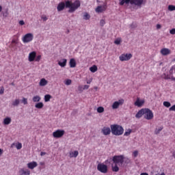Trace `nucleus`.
Here are the masks:
<instances>
[{"label": "nucleus", "mask_w": 175, "mask_h": 175, "mask_svg": "<svg viewBox=\"0 0 175 175\" xmlns=\"http://www.w3.org/2000/svg\"><path fill=\"white\" fill-rule=\"evenodd\" d=\"M81 5V3L79 0H76L74 3H72L71 1H66L65 3L60 2L57 7V12H62L66 8L69 9L68 13H75Z\"/></svg>", "instance_id": "nucleus-1"}, {"label": "nucleus", "mask_w": 175, "mask_h": 175, "mask_svg": "<svg viewBox=\"0 0 175 175\" xmlns=\"http://www.w3.org/2000/svg\"><path fill=\"white\" fill-rule=\"evenodd\" d=\"M124 155H116L112 158V161L115 165H112V172H118L120 167L118 166H122L124 165Z\"/></svg>", "instance_id": "nucleus-2"}, {"label": "nucleus", "mask_w": 175, "mask_h": 175, "mask_svg": "<svg viewBox=\"0 0 175 175\" xmlns=\"http://www.w3.org/2000/svg\"><path fill=\"white\" fill-rule=\"evenodd\" d=\"M135 5L137 8H142V5L144 3V0H119V5L120 6H124V5Z\"/></svg>", "instance_id": "nucleus-3"}, {"label": "nucleus", "mask_w": 175, "mask_h": 175, "mask_svg": "<svg viewBox=\"0 0 175 175\" xmlns=\"http://www.w3.org/2000/svg\"><path fill=\"white\" fill-rule=\"evenodd\" d=\"M112 135L121 136L124 133V128L118 124H111L110 126Z\"/></svg>", "instance_id": "nucleus-4"}, {"label": "nucleus", "mask_w": 175, "mask_h": 175, "mask_svg": "<svg viewBox=\"0 0 175 175\" xmlns=\"http://www.w3.org/2000/svg\"><path fill=\"white\" fill-rule=\"evenodd\" d=\"M144 117L145 120H152L154 118V113L148 108L144 109Z\"/></svg>", "instance_id": "nucleus-5"}, {"label": "nucleus", "mask_w": 175, "mask_h": 175, "mask_svg": "<svg viewBox=\"0 0 175 175\" xmlns=\"http://www.w3.org/2000/svg\"><path fill=\"white\" fill-rule=\"evenodd\" d=\"M33 40V34L32 33H26L23 38L22 41L23 43H29Z\"/></svg>", "instance_id": "nucleus-6"}, {"label": "nucleus", "mask_w": 175, "mask_h": 175, "mask_svg": "<svg viewBox=\"0 0 175 175\" xmlns=\"http://www.w3.org/2000/svg\"><path fill=\"white\" fill-rule=\"evenodd\" d=\"M97 170L98 172H100V173H103L104 174H106L108 172L107 166L105 164L103 163H98L97 165Z\"/></svg>", "instance_id": "nucleus-7"}, {"label": "nucleus", "mask_w": 175, "mask_h": 175, "mask_svg": "<svg viewBox=\"0 0 175 175\" xmlns=\"http://www.w3.org/2000/svg\"><path fill=\"white\" fill-rule=\"evenodd\" d=\"M133 57V55L131 53H122L119 59L122 62H124V61H129Z\"/></svg>", "instance_id": "nucleus-8"}, {"label": "nucleus", "mask_w": 175, "mask_h": 175, "mask_svg": "<svg viewBox=\"0 0 175 175\" xmlns=\"http://www.w3.org/2000/svg\"><path fill=\"white\" fill-rule=\"evenodd\" d=\"M64 135H65V131H64V130L58 129L56 131H54L53 133V136L55 139H59V138L62 137V136H64Z\"/></svg>", "instance_id": "nucleus-9"}, {"label": "nucleus", "mask_w": 175, "mask_h": 175, "mask_svg": "<svg viewBox=\"0 0 175 175\" xmlns=\"http://www.w3.org/2000/svg\"><path fill=\"white\" fill-rule=\"evenodd\" d=\"M124 99H120L118 101H115L113 104H112V109L113 110H116L117 109H118V107H120V106H122V105H124Z\"/></svg>", "instance_id": "nucleus-10"}, {"label": "nucleus", "mask_w": 175, "mask_h": 175, "mask_svg": "<svg viewBox=\"0 0 175 175\" xmlns=\"http://www.w3.org/2000/svg\"><path fill=\"white\" fill-rule=\"evenodd\" d=\"M101 133L104 135V136H109L111 133V129H110V127L108 126H104L101 129Z\"/></svg>", "instance_id": "nucleus-11"}, {"label": "nucleus", "mask_w": 175, "mask_h": 175, "mask_svg": "<svg viewBox=\"0 0 175 175\" xmlns=\"http://www.w3.org/2000/svg\"><path fill=\"white\" fill-rule=\"evenodd\" d=\"M106 9H107V5L105 4L103 5H98L96 8V13H103V12H105Z\"/></svg>", "instance_id": "nucleus-12"}, {"label": "nucleus", "mask_w": 175, "mask_h": 175, "mask_svg": "<svg viewBox=\"0 0 175 175\" xmlns=\"http://www.w3.org/2000/svg\"><path fill=\"white\" fill-rule=\"evenodd\" d=\"M135 106L137 107H142L144 105V100H140V98H137L136 101L134 103Z\"/></svg>", "instance_id": "nucleus-13"}, {"label": "nucleus", "mask_w": 175, "mask_h": 175, "mask_svg": "<svg viewBox=\"0 0 175 175\" xmlns=\"http://www.w3.org/2000/svg\"><path fill=\"white\" fill-rule=\"evenodd\" d=\"M36 58V53L35 51H32L29 54V62H33Z\"/></svg>", "instance_id": "nucleus-14"}, {"label": "nucleus", "mask_w": 175, "mask_h": 175, "mask_svg": "<svg viewBox=\"0 0 175 175\" xmlns=\"http://www.w3.org/2000/svg\"><path fill=\"white\" fill-rule=\"evenodd\" d=\"M19 174L21 175H30L31 174V171H29V170H28V169L21 168L19 170Z\"/></svg>", "instance_id": "nucleus-15"}, {"label": "nucleus", "mask_w": 175, "mask_h": 175, "mask_svg": "<svg viewBox=\"0 0 175 175\" xmlns=\"http://www.w3.org/2000/svg\"><path fill=\"white\" fill-rule=\"evenodd\" d=\"M38 166V163L36 161L30 162L27 163V167L28 169H31L33 170V169H35Z\"/></svg>", "instance_id": "nucleus-16"}, {"label": "nucleus", "mask_w": 175, "mask_h": 175, "mask_svg": "<svg viewBox=\"0 0 175 175\" xmlns=\"http://www.w3.org/2000/svg\"><path fill=\"white\" fill-rule=\"evenodd\" d=\"M68 60L66 59H62L60 61L58 62V65L61 66V68H65L66 66V63Z\"/></svg>", "instance_id": "nucleus-17"}, {"label": "nucleus", "mask_w": 175, "mask_h": 175, "mask_svg": "<svg viewBox=\"0 0 175 175\" xmlns=\"http://www.w3.org/2000/svg\"><path fill=\"white\" fill-rule=\"evenodd\" d=\"M76 65H77V63H76V59H75V58L70 59L69 62L70 68H76Z\"/></svg>", "instance_id": "nucleus-18"}, {"label": "nucleus", "mask_w": 175, "mask_h": 175, "mask_svg": "<svg viewBox=\"0 0 175 175\" xmlns=\"http://www.w3.org/2000/svg\"><path fill=\"white\" fill-rule=\"evenodd\" d=\"M144 116V109L139 110L135 115L136 118H142Z\"/></svg>", "instance_id": "nucleus-19"}, {"label": "nucleus", "mask_w": 175, "mask_h": 175, "mask_svg": "<svg viewBox=\"0 0 175 175\" xmlns=\"http://www.w3.org/2000/svg\"><path fill=\"white\" fill-rule=\"evenodd\" d=\"M161 53L162 55H169V54H170V51L169 49L163 48L161 50Z\"/></svg>", "instance_id": "nucleus-20"}, {"label": "nucleus", "mask_w": 175, "mask_h": 175, "mask_svg": "<svg viewBox=\"0 0 175 175\" xmlns=\"http://www.w3.org/2000/svg\"><path fill=\"white\" fill-rule=\"evenodd\" d=\"M79 155V151L75 150L74 152H70V158H77Z\"/></svg>", "instance_id": "nucleus-21"}, {"label": "nucleus", "mask_w": 175, "mask_h": 175, "mask_svg": "<svg viewBox=\"0 0 175 175\" xmlns=\"http://www.w3.org/2000/svg\"><path fill=\"white\" fill-rule=\"evenodd\" d=\"M10 122H12V118L7 117L3 119V124L4 125H9V124H10Z\"/></svg>", "instance_id": "nucleus-22"}, {"label": "nucleus", "mask_w": 175, "mask_h": 175, "mask_svg": "<svg viewBox=\"0 0 175 175\" xmlns=\"http://www.w3.org/2000/svg\"><path fill=\"white\" fill-rule=\"evenodd\" d=\"M18 43V39L17 38H13L12 42H11V47H16V44Z\"/></svg>", "instance_id": "nucleus-23"}, {"label": "nucleus", "mask_w": 175, "mask_h": 175, "mask_svg": "<svg viewBox=\"0 0 175 175\" xmlns=\"http://www.w3.org/2000/svg\"><path fill=\"white\" fill-rule=\"evenodd\" d=\"M40 87H44V85H47V80H46L44 78L42 79L40 81Z\"/></svg>", "instance_id": "nucleus-24"}, {"label": "nucleus", "mask_w": 175, "mask_h": 175, "mask_svg": "<svg viewBox=\"0 0 175 175\" xmlns=\"http://www.w3.org/2000/svg\"><path fill=\"white\" fill-rule=\"evenodd\" d=\"M90 70L92 73H95V72L98 70V66H96V65H94L90 68Z\"/></svg>", "instance_id": "nucleus-25"}, {"label": "nucleus", "mask_w": 175, "mask_h": 175, "mask_svg": "<svg viewBox=\"0 0 175 175\" xmlns=\"http://www.w3.org/2000/svg\"><path fill=\"white\" fill-rule=\"evenodd\" d=\"M43 106H44V105L42 102L38 103L35 105L36 109H43Z\"/></svg>", "instance_id": "nucleus-26"}, {"label": "nucleus", "mask_w": 175, "mask_h": 175, "mask_svg": "<svg viewBox=\"0 0 175 175\" xmlns=\"http://www.w3.org/2000/svg\"><path fill=\"white\" fill-rule=\"evenodd\" d=\"M42 98H40L39 96H34L32 98L33 102L36 103V102H40V100Z\"/></svg>", "instance_id": "nucleus-27"}, {"label": "nucleus", "mask_w": 175, "mask_h": 175, "mask_svg": "<svg viewBox=\"0 0 175 175\" xmlns=\"http://www.w3.org/2000/svg\"><path fill=\"white\" fill-rule=\"evenodd\" d=\"M90 18H91V16L88 12H85L83 14V20H90Z\"/></svg>", "instance_id": "nucleus-28"}, {"label": "nucleus", "mask_w": 175, "mask_h": 175, "mask_svg": "<svg viewBox=\"0 0 175 175\" xmlns=\"http://www.w3.org/2000/svg\"><path fill=\"white\" fill-rule=\"evenodd\" d=\"M162 129H163V126H160L158 129H156L154 131L155 135L159 134L161 133V131H162Z\"/></svg>", "instance_id": "nucleus-29"}, {"label": "nucleus", "mask_w": 175, "mask_h": 175, "mask_svg": "<svg viewBox=\"0 0 175 175\" xmlns=\"http://www.w3.org/2000/svg\"><path fill=\"white\" fill-rule=\"evenodd\" d=\"M51 98V95L46 94L44 96V102H50V98Z\"/></svg>", "instance_id": "nucleus-30"}, {"label": "nucleus", "mask_w": 175, "mask_h": 175, "mask_svg": "<svg viewBox=\"0 0 175 175\" xmlns=\"http://www.w3.org/2000/svg\"><path fill=\"white\" fill-rule=\"evenodd\" d=\"M20 105V99H16L12 102V106H18Z\"/></svg>", "instance_id": "nucleus-31"}, {"label": "nucleus", "mask_w": 175, "mask_h": 175, "mask_svg": "<svg viewBox=\"0 0 175 175\" xmlns=\"http://www.w3.org/2000/svg\"><path fill=\"white\" fill-rule=\"evenodd\" d=\"M163 105L165 107H170L172 106V104L170 102H168V101H164Z\"/></svg>", "instance_id": "nucleus-32"}, {"label": "nucleus", "mask_w": 175, "mask_h": 175, "mask_svg": "<svg viewBox=\"0 0 175 175\" xmlns=\"http://www.w3.org/2000/svg\"><path fill=\"white\" fill-rule=\"evenodd\" d=\"M121 42H122V40H121V38H118L114 41V43L115 44H121Z\"/></svg>", "instance_id": "nucleus-33"}, {"label": "nucleus", "mask_w": 175, "mask_h": 175, "mask_svg": "<svg viewBox=\"0 0 175 175\" xmlns=\"http://www.w3.org/2000/svg\"><path fill=\"white\" fill-rule=\"evenodd\" d=\"M103 111H105V108L103 107H98L97 108V112L103 113Z\"/></svg>", "instance_id": "nucleus-34"}, {"label": "nucleus", "mask_w": 175, "mask_h": 175, "mask_svg": "<svg viewBox=\"0 0 175 175\" xmlns=\"http://www.w3.org/2000/svg\"><path fill=\"white\" fill-rule=\"evenodd\" d=\"M168 10H170V12H173L174 10H175V5H170L168 6Z\"/></svg>", "instance_id": "nucleus-35"}, {"label": "nucleus", "mask_w": 175, "mask_h": 175, "mask_svg": "<svg viewBox=\"0 0 175 175\" xmlns=\"http://www.w3.org/2000/svg\"><path fill=\"white\" fill-rule=\"evenodd\" d=\"M40 59H42V55H38V56H36V59H34V61H36V62H39Z\"/></svg>", "instance_id": "nucleus-36"}, {"label": "nucleus", "mask_w": 175, "mask_h": 175, "mask_svg": "<svg viewBox=\"0 0 175 175\" xmlns=\"http://www.w3.org/2000/svg\"><path fill=\"white\" fill-rule=\"evenodd\" d=\"M132 133V129H129L127 131H125L124 136H129Z\"/></svg>", "instance_id": "nucleus-37"}, {"label": "nucleus", "mask_w": 175, "mask_h": 175, "mask_svg": "<svg viewBox=\"0 0 175 175\" xmlns=\"http://www.w3.org/2000/svg\"><path fill=\"white\" fill-rule=\"evenodd\" d=\"M22 103H23V105H28V99L23 97L22 99Z\"/></svg>", "instance_id": "nucleus-38"}, {"label": "nucleus", "mask_w": 175, "mask_h": 175, "mask_svg": "<svg viewBox=\"0 0 175 175\" xmlns=\"http://www.w3.org/2000/svg\"><path fill=\"white\" fill-rule=\"evenodd\" d=\"M66 85H70L72 84V80L70 79H66L65 81Z\"/></svg>", "instance_id": "nucleus-39"}, {"label": "nucleus", "mask_w": 175, "mask_h": 175, "mask_svg": "<svg viewBox=\"0 0 175 175\" xmlns=\"http://www.w3.org/2000/svg\"><path fill=\"white\" fill-rule=\"evenodd\" d=\"M16 147L17 150H21V148H23V144L21 143H18L16 144Z\"/></svg>", "instance_id": "nucleus-40"}, {"label": "nucleus", "mask_w": 175, "mask_h": 175, "mask_svg": "<svg viewBox=\"0 0 175 175\" xmlns=\"http://www.w3.org/2000/svg\"><path fill=\"white\" fill-rule=\"evenodd\" d=\"M4 93H5V88H3V86H1L0 89V95H3Z\"/></svg>", "instance_id": "nucleus-41"}, {"label": "nucleus", "mask_w": 175, "mask_h": 175, "mask_svg": "<svg viewBox=\"0 0 175 175\" xmlns=\"http://www.w3.org/2000/svg\"><path fill=\"white\" fill-rule=\"evenodd\" d=\"M137 155H139V152L137 150H135L133 152V156L134 158H136L137 157Z\"/></svg>", "instance_id": "nucleus-42"}, {"label": "nucleus", "mask_w": 175, "mask_h": 175, "mask_svg": "<svg viewBox=\"0 0 175 175\" xmlns=\"http://www.w3.org/2000/svg\"><path fill=\"white\" fill-rule=\"evenodd\" d=\"M169 110H170V111H175V105H174L171 107H170Z\"/></svg>", "instance_id": "nucleus-43"}, {"label": "nucleus", "mask_w": 175, "mask_h": 175, "mask_svg": "<svg viewBox=\"0 0 175 175\" xmlns=\"http://www.w3.org/2000/svg\"><path fill=\"white\" fill-rule=\"evenodd\" d=\"M105 20L102 19L100 21V25L101 27H103V25H105Z\"/></svg>", "instance_id": "nucleus-44"}, {"label": "nucleus", "mask_w": 175, "mask_h": 175, "mask_svg": "<svg viewBox=\"0 0 175 175\" xmlns=\"http://www.w3.org/2000/svg\"><path fill=\"white\" fill-rule=\"evenodd\" d=\"M170 33H171V35H175V29H171Z\"/></svg>", "instance_id": "nucleus-45"}, {"label": "nucleus", "mask_w": 175, "mask_h": 175, "mask_svg": "<svg viewBox=\"0 0 175 175\" xmlns=\"http://www.w3.org/2000/svg\"><path fill=\"white\" fill-rule=\"evenodd\" d=\"M42 19L43 20V21H47V16H46V15H44L42 16Z\"/></svg>", "instance_id": "nucleus-46"}, {"label": "nucleus", "mask_w": 175, "mask_h": 175, "mask_svg": "<svg viewBox=\"0 0 175 175\" xmlns=\"http://www.w3.org/2000/svg\"><path fill=\"white\" fill-rule=\"evenodd\" d=\"M25 24V22H24V21H23V20L19 21L20 25H24Z\"/></svg>", "instance_id": "nucleus-47"}, {"label": "nucleus", "mask_w": 175, "mask_h": 175, "mask_svg": "<svg viewBox=\"0 0 175 175\" xmlns=\"http://www.w3.org/2000/svg\"><path fill=\"white\" fill-rule=\"evenodd\" d=\"M88 88H90V85H84V88H83V90H88Z\"/></svg>", "instance_id": "nucleus-48"}, {"label": "nucleus", "mask_w": 175, "mask_h": 175, "mask_svg": "<svg viewBox=\"0 0 175 175\" xmlns=\"http://www.w3.org/2000/svg\"><path fill=\"white\" fill-rule=\"evenodd\" d=\"M156 27H157V29H161L162 26L159 24H157Z\"/></svg>", "instance_id": "nucleus-49"}, {"label": "nucleus", "mask_w": 175, "mask_h": 175, "mask_svg": "<svg viewBox=\"0 0 175 175\" xmlns=\"http://www.w3.org/2000/svg\"><path fill=\"white\" fill-rule=\"evenodd\" d=\"M40 155H41V157H43V155H46V152H41Z\"/></svg>", "instance_id": "nucleus-50"}, {"label": "nucleus", "mask_w": 175, "mask_h": 175, "mask_svg": "<svg viewBox=\"0 0 175 175\" xmlns=\"http://www.w3.org/2000/svg\"><path fill=\"white\" fill-rule=\"evenodd\" d=\"M140 175H148V173H146V172H143V173H141Z\"/></svg>", "instance_id": "nucleus-51"}, {"label": "nucleus", "mask_w": 175, "mask_h": 175, "mask_svg": "<svg viewBox=\"0 0 175 175\" xmlns=\"http://www.w3.org/2000/svg\"><path fill=\"white\" fill-rule=\"evenodd\" d=\"M91 81H90V80L88 81H87V84H91Z\"/></svg>", "instance_id": "nucleus-52"}, {"label": "nucleus", "mask_w": 175, "mask_h": 175, "mask_svg": "<svg viewBox=\"0 0 175 175\" xmlns=\"http://www.w3.org/2000/svg\"><path fill=\"white\" fill-rule=\"evenodd\" d=\"M0 12H2V6L0 5Z\"/></svg>", "instance_id": "nucleus-53"}, {"label": "nucleus", "mask_w": 175, "mask_h": 175, "mask_svg": "<svg viewBox=\"0 0 175 175\" xmlns=\"http://www.w3.org/2000/svg\"><path fill=\"white\" fill-rule=\"evenodd\" d=\"M2 154V149H0V155Z\"/></svg>", "instance_id": "nucleus-54"}, {"label": "nucleus", "mask_w": 175, "mask_h": 175, "mask_svg": "<svg viewBox=\"0 0 175 175\" xmlns=\"http://www.w3.org/2000/svg\"><path fill=\"white\" fill-rule=\"evenodd\" d=\"M14 146V144H12L11 145V147L13 148Z\"/></svg>", "instance_id": "nucleus-55"}, {"label": "nucleus", "mask_w": 175, "mask_h": 175, "mask_svg": "<svg viewBox=\"0 0 175 175\" xmlns=\"http://www.w3.org/2000/svg\"><path fill=\"white\" fill-rule=\"evenodd\" d=\"M160 175H165V173L163 172V173H161Z\"/></svg>", "instance_id": "nucleus-56"}, {"label": "nucleus", "mask_w": 175, "mask_h": 175, "mask_svg": "<svg viewBox=\"0 0 175 175\" xmlns=\"http://www.w3.org/2000/svg\"><path fill=\"white\" fill-rule=\"evenodd\" d=\"M40 165H44V163H40Z\"/></svg>", "instance_id": "nucleus-57"}, {"label": "nucleus", "mask_w": 175, "mask_h": 175, "mask_svg": "<svg viewBox=\"0 0 175 175\" xmlns=\"http://www.w3.org/2000/svg\"><path fill=\"white\" fill-rule=\"evenodd\" d=\"M79 88H81V86H79Z\"/></svg>", "instance_id": "nucleus-58"}]
</instances>
